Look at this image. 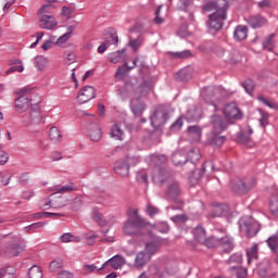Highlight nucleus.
Instances as JSON below:
<instances>
[{
	"instance_id": "nucleus-1",
	"label": "nucleus",
	"mask_w": 278,
	"mask_h": 278,
	"mask_svg": "<svg viewBox=\"0 0 278 278\" xmlns=\"http://www.w3.org/2000/svg\"><path fill=\"white\" fill-rule=\"evenodd\" d=\"M151 231V224L138 214V208L130 211L128 219L124 223L123 233L125 236H134L128 240V244H142L147 240V236Z\"/></svg>"
},
{
	"instance_id": "nucleus-2",
	"label": "nucleus",
	"mask_w": 278,
	"mask_h": 278,
	"mask_svg": "<svg viewBox=\"0 0 278 278\" xmlns=\"http://www.w3.org/2000/svg\"><path fill=\"white\" fill-rule=\"evenodd\" d=\"M227 10H229V0H216L207 2L202 7V12H214L208 16L207 27L218 31L223 29V21H227Z\"/></svg>"
},
{
	"instance_id": "nucleus-3",
	"label": "nucleus",
	"mask_w": 278,
	"mask_h": 278,
	"mask_svg": "<svg viewBox=\"0 0 278 278\" xmlns=\"http://www.w3.org/2000/svg\"><path fill=\"white\" fill-rule=\"evenodd\" d=\"M228 125L227 118L218 114H213L208 123L211 130L206 134V142L211 144V147H222L227 138L220 136V134L227 129Z\"/></svg>"
},
{
	"instance_id": "nucleus-4",
	"label": "nucleus",
	"mask_w": 278,
	"mask_h": 278,
	"mask_svg": "<svg viewBox=\"0 0 278 278\" xmlns=\"http://www.w3.org/2000/svg\"><path fill=\"white\" fill-rule=\"evenodd\" d=\"M152 179L154 184H157L159 186H162V184H168L167 194L169 199L175 201V199L181 194V190H179V182L170 176L168 170L155 167L153 169Z\"/></svg>"
},
{
	"instance_id": "nucleus-5",
	"label": "nucleus",
	"mask_w": 278,
	"mask_h": 278,
	"mask_svg": "<svg viewBox=\"0 0 278 278\" xmlns=\"http://www.w3.org/2000/svg\"><path fill=\"white\" fill-rule=\"evenodd\" d=\"M146 236L147 237L142 241V243H135L132 247H143L144 244V249L141 251H143L147 255L153 258V255H155L157 251H160V249L162 248V239L153 236V233H151V230Z\"/></svg>"
},
{
	"instance_id": "nucleus-6",
	"label": "nucleus",
	"mask_w": 278,
	"mask_h": 278,
	"mask_svg": "<svg viewBox=\"0 0 278 278\" xmlns=\"http://www.w3.org/2000/svg\"><path fill=\"white\" fill-rule=\"evenodd\" d=\"M18 98L15 100V108L17 112H26L31 104V89L24 87L16 90Z\"/></svg>"
},
{
	"instance_id": "nucleus-7",
	"label": "nucleus",
	"mask_w": 278,
	"mask_h": 278,
	"mask_svg": "<svg viewBox=\"0 0 278 278\" xmlns=\"http://www.w3.org/2000/svg\"><path fill=\"white\" fill-rule=\"evenodd\" d=\"M12 241L8 244L5 249L2 250V253L7 255V257H16L21 253V251H25V240L21 237L14 235L11 236Z\"/></svg>"
},
{
	"instance_id": "nucleus-8",
	"label": "nucleus",
	"mask_w": 278,
	"mask_h": 278,
	"mask_svg": "<svg viewBox=\"0 0 278 278\" xmlns=\"http://www.w3.org/2000/svg\"><path fill=\"white\" fill-rule=\"evenodd\" d=\"M255 178H236L230 182V188L233 190V192H237V194H247L249 190H253V188H255Z\"/></svg>"
},
{
	"instance_id": "nucleus-9",
	"label": "nucleus",
	"mask_w": 278,
	"mask_h": 278,
	"mask_svg": "<svg viewBox=\"0 0 278 278\" xmlns=\"http://www.w3.org/2000/svg\"><path fill=\"white\" fill-rule=\"evenodd\" d=\"M239 227L241 231H244L249 238L257 235L260 231V223L255 220L252 216L242 217L239 220Z\"/></svg>"
},
{
	"instance_id": "nucleus-10",
	"label": "nucleus",
	"mask_w": 278,
	"mask_h": 278,
	"mask_svg": "<svg viewBox=\"0 0 278 278\" xmlns=\"http://www.w3.org/2000/svg\"><path fill=\"white\" fill-rule=\"evenodd\" d=\"M22 123L25 127H29V125H40V123H45L42 114L40 113V105H31L30 113L22 118Z\"/></svg>"
},
{
	"instance_id": "nucleus-11",
	"label": "nucleus",
	"mask_w": 278,
	"mask_h": 278,
	"mask_svg": "<svg viewBox=\"0 0 278 278\" xmlns=\"http://www.w3.org/2000/svg\"><path fill=\"white\" fill-rule=\"evenodd\" d=\"M167 118H168V113L166 112V110L162 108H156L153 111L152 115L150 116L151 126L154 129H160V127H163V125L166 124Z\"/></svg>"
},
{
	"instance_id": "nucleus-12",
	"label": "nucleus",
	"mask_w": 278,
	"mask_h": 278,
	"mask_svg": "<svg viewBox=\"0 0 278 278\" xmlns=\"http://www.w3.org/2000/svg\"><path fill=\"white\" fill-rule=\"evenodd\" d=\"M97 97V91L92 86H86L79 90L77 96V101L81 105L84 103H88V101H92Z\"/></svg>"
},
{
	"instance_id": "nucleus-13",
	"label": "nucleus",
	"mask_w": 278,
	"mask_h": 278,
	"mask_svg": "<svg viewBox=\"0 0 278 278\" xmlns=\"http://www.w3.org/2000/svg\"><path fill=\"white\" fill-rule=\"evenodd\" d=\"M38 27H40V29H48L51 31L58 27V21H55L53 15L38 16Z\"/></svg>"
},
{
	"instance_id": "nucleus-14",
	"label": "nucleus",
	"mask_w": 278,
	"mask_h": 278,
	"mask_svg": "<svg viewBox=\"0 0 278 278\" xmlns=\"http://www.w3.org/2000/svg\"><path fill=\"white\" fill-rule=\"evenodd\" d=\"M151 260H153V258L151 256H149V254H147V252H143L141 250L135 256L134 267L137 270H142V268H144V266H148L151 263Z\"/></svg>"
},
{
	"instance_id": "nucleus-15",
	"label": "nucleus",
	"mask_w": 278,
	"mask_h": 278,
	"mask_svg": "<svg viewBox=\"0 0 278 278\" xmlns=\"http://www.w3.org/2000/svg\"><path fill=\"white\" fill-rule=\"evenodd\" d=\"M219 92H220V89L216 87H207L202 92L204 97V101H206L207 103H211V105H214L215 110H216V101L218 99Z\"/></svg>"
},
{
	"instance_id": "nucleus-16",
	"label": "nucleus",
	"mask_w": 278,
	"mask_h": 278,
	"mask_svg": "<svg viewBox=\"0 0 278 278\" xmlns=\"http://www.w3.org/2000/svg\"><path fill=\"white\" fill-rule=\"evenodd\" d=\"M130 110L135 116H142L144 110H147V104H144L143 101L138 96H136L130 101Z\"/></svg>"
},
{
	"instance_id": "nucleus-17",
	"label": "nucleus",
	"mask_w": 278,
	"mask_h": 278,
	"mask_svg": "<svg viewBox=\"0 0 278 278\" xmlns=\"http://www.w3.org/2000/svg\"><path fill=\"white\" fill-rule=\"evenodd\" d=\"M251 136H253V128H251V126H248L239 132L238 142L251 147L253 144V139L251 138Z\"/></svg>"
},
{
	"instance_id": "nucleus-18",
	"label": "nucleus",
	"mask_w": 278,
	"mask_h": 278,
	"mask_svg": "<svg viewBox=\"0 0 278 278\" xmlns=\"http://www.w3.org/2000/svg\"><path fill=\"white\" fill-rule=\"evenodd\" d=\"M109 264L110 266H112V268H114L115 270H118V268H123V266L127 264V261L125 260V256L116 254L113 257H111L109 261H106L101 266V268H105Z\"/></svg>"
},
{
	"instance_id": "nucleus-19",
	"label": "nucleus",
	"mask_w": 278,
	"mask_h": 278,
	"mask_svg": "<svg viewBox=\"0 0 278 278\" xmlns=\"http://www.w3.org/2000/svg\"><path fill=\"white\" fill-rule=\"evenodd\" d=\"M88 136L92 142H99L101 140V137L103 136V132L101 131V126L97 123H91L88 126Z\"/></svg>"
},
{
	"instance_id": "nucleus-20",
	"label": "nucleus",
	"mask_w": 278,
	"mask_h": 278,
	"mask_svg": "<svg viewBox=\"0 0 278 278\" xmlns=\"http://www.w3.org/2000/svg\"><path fill=\"white\" fill-rule=\"evenodd\" d=\"M224 114L227 118H240V110L238 109V104L236 102H231L227 104L224 109Z\"/></svg>"
},
{
	"instance_id": "nucleus-21",
	"label": "nucleus",
	"mask_w": 278,
	"mask_h": 278,
	"mask_svg": "<svg viewBox=\"0 0 278 278\" xmlns=\"http://www.w3.org/2000/svg\"><path fill=\"white\" fill-rule=\"evenodd\" d=\"M49 4H43L37 12L38 16H53L55 5L51 3L58 2V0H46Z\"/></svg>"
},
{
	"instance_id": "nucleus-22",
	"label": "nucleus",
	"mask_w": 278,
	"mask_h": 278,
	"mask_svg": "<svg viewBox=\"0 0 278 278\" xmlns=\"http://www.w3.org/2000/svg\"><path fill=\"white\" fill-rule=\"evenodd\" d=\"M172 162L174 166H184L188 162L186 152L184 150H177L172 154Z\"/></svg>"
},
{
	"instance_id": "nucleus-23",
	"label": "nucleus",
	"mask_w": 278,
	"mask_h": 278,
	"mask_svg": "<svg viewBox=\"0 0 278 278\" xmlns=\"http://www.w3.org/2000/svg\"><path fill=\"white\" fill-rule=\"evenodd\" d=\"M218 247H222L224 253H231L233 251V238L230 236H225L219 238V244Z\"/></svg>"
},
{
	"instance_id": "nucleus-24",
	"label": "nucleus",
	"mask_w": 278,
	"mask_h": 278,
	"mask_svg": "<svg viewBox=\"0 0 278 278\" xmlns=\"http://www.w3.org/2000/svg\"><path fill=\"white\" fill-rule=\"evenodd\" d=\"M129 166L127 161H119L115 164L114 170L121 177H129Z\"/></svg>"
},
{
	"instance_id": "nucleus-25",
	"label": "nucleus",
	"mask_w": 278,
	"mask_h": 278,
	"mask_svg": "<svg viewBox=\"0 0 278 278\" xmlns=\"http://www.w3.org/2000/svg\"><path fill=\"white\" fill-rule=\"evenodd\" d=\"M247 36H249V28L247 26L239 25L236 27L233 31V38L237 42H242V40H247Z\"/></svg>"
},
{
	"instance_id": "nucleus-26",
	"label": "nucleus",
	"mask_w": 278,
	"mask_h": 278,
	"mask_svg": "<svg viewBox=\"0 0 278 278\" xmlns=\"http://www.w3.org/2000/svg\"><path fill=\"white\" fill-rule=\"evenodd\" d=\"M222 58L225 60V62H232L233 64H237V62L242 60V55L236 50L231 52L224 51Z\"/></svg>"
},
{
	"instance_id": "nucleus-27",
	"label": "nucleus",
	"mask_w": 278,
	"mask_h": 278,
	"mask_svg": "<svg viewBox=\"0 0 278 278\" xmlns=\"http://www.w3.org/2000/svg\"><path fill=\"white\" fill-rule=\"evenodd\" d=\"M153 90V84L144 80L136 90V97H147Z\"/></svg>"
},
{
	"instance_id": "nucleus-28",
	"label": "nucleus",
	"mask_w": 278,
	"mask_h": 278,
	"mask_svg": "<svg viewBox=\"0 0 278 278\" xmlns=\"http://www.w3.org/2000/svg\"><path fill=\"white\" fill-rule=\"evenodd\" d=\"M248 23L253 29H257L266 25V18H264L262 15H252L249 17Z\"/></svg>"
},
{
	"instance_id": "nucleus-29",
	"label": "nucleus",
	"mask_w": 278,
	"mask_h": 278,
	"mask_svg": "<svg viewBox=\"0 0 278 278\" xmlns=\"http://www.w3.org/2000/svg\"><path fill=\"white\" fill-rule=\"evenodd\" d=\"M10 68L7 70L5 75H12V73H23L25 67L23 66V61L21 60H13L10 61Z\"/></svg>"
},
{
	"instance_id": "nucleus-30",
	"label": "nucleus",
	"mask_w": 278,
	"mask_h": 278,
	"mask_svg": "<svg viewBox=\"0 0 278 278\" xmlns=\"http://www.w3.org/2000/svg\"><path fill=\"white\" fill-rule=\"evenodd\" d=\"M52 190L54 192H58L59 194H68L70 192L77 191V187H76L75 184L70 182V184L64 185V186H55Z\"/></svg>"
},
{
	"instance_id": "nucleus-31",
	"label": "nucleus",
	"mask_w": 278,
	"mask_h": 278,
	"mask_svg": "<svg viewBox=\"0 0 278 278\" xmlns=\"http://www.w3.org/2000/svg\"><path fill=\"white\" fill-rule=\"evenodd\" d=\"M138 63V59L134 60V66H127V63L124 65L119 66L115 73V79H123L131 68H135L136 64Z\"/></svg>"
},
{
	"instance_id": "nucleus-32",
	"label": "nucleus",
	"mask_w": 278,
	"mask_h": 278,
	"mask_svg": "<svg viewBox=\"0 0 278 278\" xmlns=\"http://www.w3.org/2000/svg\"><path fill=\"white\" fill-rule=\"evenodd\" d=\"M48 136L52 142H61L62 140V131H60V128L55 126L50 128Z\"/></svg>"
},
{
	"instance_id": "nucleus-33",
	"label": "nucleus",
	"mask_w": 278,
	"mask_h": 278,
	"mask_svg": "<svg viewBox=\"0 0 278 278\" xmlns=\"http://www.w3.org/2000/svg\"><path fill=\"white\" fill-rule=\"evenodd\" d=\"M66 203H63L62 202V199H59V200H54V201H48L46 202L42 207L43 210H60L62 207H65Z\"/></svg>"
},
{
	"instance_id": "nucleus-34",
	"label": "nucleus",
	"mask_w": 278,
	"mask_h": 278,
	"mask_svg": "<svg viewBox=\"0 0 278 278\" xmlns=\"http://www.w3.org/2000/svg\"><path fill=\"white\" fill-rule=\"evenodd\" d=\"M188 134L190 138H193V140H201V136H203V130L199 126H189L188 127Z\"/></svg>"
},
{
	"instance_id": "nucleus-35",
	"label": "nucleus",
	"mask_w": 278,
	"mask_h": 278,
	"mask_svg": "<svg viewBox=\"0 0 278 278\" xmlns=\"http://www.w3.org/2000/svg\"><path fill=\"white\" fill-rule=\"evenodd\" d=\"M193 236L195 240L200 242V244H203L205 240H207V237H205V229L201 226H198L197 228H194Z\"/></svg>"
},
{
	"instance_id": "nucleus-36",
	"label": "nucleus",
	"mask_w": 278,
	"mask_h": 278,
	"mask_svg": "<svg viewBox=\"0 0 278 278\" xmlns=\"http://www.w3.org/2000/svg\"><path fill=\"white\" fill-rule=\"evenodd\" d=\"M125 49L122 51H116L113 52L109 55V60L110 62H112V64H118V62H123V60H125Z\"/></svg>"
},
{
	"instance_id": "nucleus-37",
	"label": "nucleus",
	"mask_w": 278,
	"mask_h": 278,
	"mask_svg": "<svg viewBox=\"0 0 278 278\" xmlns=\"http://www.w3.org/2000/svg\"><path fill=\"white\" fill-rule=\"evenodd\" d=\"M105 45H118V35L106 31L103 34Z\"/></svg>"
},
{
	"instance_id": "nucleus-38",
	"label": "nucleus",
	"mask_w": 278,
	"mask_h": 278,
	"mask_svg": "<svg viewBox=\"0 0 278 278\" xmlns=\"http://www.w3.org/2000/svg\"><path fill=\"white\" fill-rule=\"evenodd\" d=\"M188 160H190L192 164H194V162H199L201 160V150H199V148L191 149L187 154V161Z\"/></svg>"
},
{
	"instance_id": "nucleus-39",
	"label": "nucleus",
	"mask_w": 278,
	"mask_h": 278,
	"mask_svg": "<svg viewBox=\"0 0 278 278\" xmlns=\"http://www.w3.org/2000/svg\"><path fill=\"white\" fill-rule=\"evenodd\" d=\"M123 136H125V132L123 131V128H121V125L115 124L111 128V137L115 138V140H123Z\"/></svg>"
},
{
	"instance_id": "nucleus-40",
	"label": "nucleus",
	"mask_w": 278,
	"mask_h": 278,
	"mask_svg": "<svg viewBox=\"0 0 278 278\" xmlns=\"http://www.w3.org/2000/svg\"><path fill=\"white\" fill-rule=\"evenodd\" d=\"M274 38L275 34H271L265 38L263 42V49H265V51H273L275 49V40H273Z\"/></svg>"
},
{
	"instance_id": "nucleus-41",
	"label": "nucleus",
	"mask_w": 278,
	"mask_h": 278,
	"mask_svg": "<svg viewBox=\"0 0 278 278\" xmlns=\"http://www.w3.org/2000/svg\"><path fill=\"white\" fill-rule=\"evenodd\" d=\"M61 242H81L80 237H75L71 232H65L60 237Z\"/></svg>"
},
{
	"instance_id": "nucleus-42",
	"label": "nucleus",
	"mask_w": 278,
	"mask_h": 278,
	"mask_svg": "<svg viewBox=\"0 0 278 278\" xmlns=\"http://www.w3.org/2000/svg\"><path fill=\"white\" fill-rule=\"evenodd\" d=\"M227 205L225 204H219L217 206L214 207V213L211 214V216L213 218H216L218 216H225V214H227Z\"/></svg>"
},
{
	"instance_id": "nucleus-43",
	"label": "nucleus",
	"mask_w": 278,
	"mask_h": 278,
	"mask_svg": "<svg viewBox=\"0 0 278 278\" xmlns=\"http://www.w3.org/2000/svg\"><path fill=\"white\" fill-rule=\"evenodd\" d=\"M258 249H260V247L257 245V243H255L252 248H250L247 251L248 264H251V262H253V260H255L257 257Z\"/></svg>"
},
{
	"instance_id": "nucleus-44",
	"label": "nucleus",
	"mask_w": 278,
	"mask_h": 278,
	"mask_svg": "<svg viewBox=\"0 0 278 278\" xmlns=\"http://www.w3.org/2000/svg\"><path fill=\"white\" fill-rule=\"evenodd\" d=\"M204 247H207L208 249H214V247H218V244H220V238L218 237H210L206 238L204 243Z\"/></svg>"
},
{
	"instance_id": "nucleus-45",
	"label": "nucleus",
	"mask_w": 278,
	"mask_h": 278,
	"mask_svg": "<svg viewBox=\"0 0 278 278\" xmlns=\"http://www.w3.org/2000/svg\"><path fill=\"white\" fill-rule=\"evenodd\" d=\"M91 218L101 226L105 225V220H103V214H101L98 208L92 210Z\"/></svg>"
},
{
	"instance_id": "nucleus-46",
	"label": "nucleus",
	"mask_w": 278,
	"mask_h": 278,
	"mask_svg": "<svg viewBox=\"0 0 278 278\" xmlns=\"http://www.w3.org/2000/svg\"><path fill=\"white\" fill-rule=\"evenodd\" d=\"M28 277L29 278H42V269L39 266L34 265L33 267L29 268Z\"/></svg>"
},
{
	"instance_id": "nucleus-47",
	"label": "nucleus",
	"mask_w": 278,
	"mask_h": 278,
	"mask_svg": "<svg viewBox=\"0 0 278 278\" xmlns=\"http://www.w3.org/2000/svg\"><path fill=\"white\" fill-rule=\"evenodd\" d=\"M48 60L45 56H37L35 66L38 68V71H43V68H47Z\"/></svg>"
},
{
	"instance_id": "nucleus-48",
	"label": "nucleus",
	"mask_w": 278,
	"mask_h": 278,
	"mask_svg": "<svg viewBox=\"0 0 278 278\" xmlns=\"http://www.w3.org/2000/svg\"><path fill=\"white\" fill-rule=\"evenodd\" d=\"M187 118L189 121H199V118H201V112H199L197 108H192L187 112Z\"/></svg>"
},
{
	"instance_id": "nucleus-49",
	"label": "nucleus",
	"mask_w": 278,
	"mask_h": 278,
	"mask_svg": "<svg viewBox=\"0 0 278 278\" xmlns=\"http://www.w3.org/2000/svg\"><path fill=\"white\" fill-rule=\"evenodd\" d=\"M64 216V214L61 213H51V212H43L37 214V218H60Z\"/></svg>"
},
{
	"instance_id": "nucleus-50",
	"label": "nucleus",
	"mask_w": 278,
	"mask_h": 278,
	"mask_svg": "<svg viewBox=\"0 0 278 278\" xmlns=\"http://www.w3.org/2000/svg\"><path fill=\"white\" fill-rule=\"evenodd\" d=\"M230 270H236L237 278H247L249 277V273L247 268L243 267H231Z\"/></svg>"
},
{
	"instance_id": "nucleus-51",
	"label": "nucleus",
	"mask_w": 278,
	"mask_h": 278,
	"mask_svg": "<svg viewBox=\"0 0 278 278\" xmlns=\"http://www.w3.org/2000/svg\"><path fill=\"white\" fill-rule=\"evenodd\" d=\"M146 212L151 216V218H153V216L160 214V208L151 203H148L146 206Z\"/></svg>"
},
{
	"instance_id": "nucleus-52",
	"label": "nucleus",
	"mask_w": 278,
	"mask_h": 278,
	"mask_svg": "<svg viewBox=\"0 0 278 278\" xmlns=\"http://www.w3.org/2000/svg\"><path fill=\"white\" fill-rule=\"evenodd\" d=\"M258 101H261V103H264V105H266L267 108H270V110H277L278 108L277 103L268 100L264 96H260Z\"/></svg>"
},
{
	"instance_id": "nucleus-53",
	"label": "nucleus",
	"mask_w": 278,
	"mask_h": 278,
	"mask_svg": "<svg viewBox=\"0 0 278 278\" xmlns=\"http://www.w3.org/2000/svg\"><path fill=\"white\" fill-rule=\"evenodd\" d=\"M151 160H152V164L160 165V164H166L168 159L166 157V155L162 154V155H152Z\"/></svg>"
},
{
	"instance_id": "nucleus-54",
	"label": "nucleus",
	"mask_w": 278,
	"mask_h": 278,
	"mask_svg": "<svg viewBox=\"0 0 278 278\" xmlns=\"http://www.w3.org/2000/svg\"><path fill=\"white\" fill-rule=\"evenodd\" d=\"M71 34H73V26H70L68 33H65L63 36L58 38L56 45H64L65 42H68V39L71 38Z\"/></svg>"
},
{
	"instance_id": "nucleus-55",
	"label": "nucleus",
	"mask_w": 278,
	"mask_h": 278,
	"mask_svg": "<svg viewBox=\"0 0 278 278\" xmlns=\"http://www.w3.org/2000/svg\"><path fill=\"white\" fill-rule=\"evenodd\" d=\"M128 45L129 47H131V49H134V51H138V49H140V46L142 45V37L131 39Z\"/></svg>"
},
{
	"instance_id": "nucleus-56",
	"label": "nucleus",
	"mask_w": 278,
	"mask_h": 278,
	"mask_svg": "<svg viewBox=\"0 0 278 278\" xmlns=\"http://www.w3.org/2000/svg\"><path fill=\"white\" fill-rule=\"evenodd\" d=\"M261 117L258 118L261 127H266L268 125V113L258 110Z\"/></svg>"
},
{
	"instance_id": "nucleus-57",
	"label": "nucleus",
	"mask_w": 278,
	"mask_h": 278,
	"mask_svg": "<svg viewBox=\"0 0 278 278\" xmlns=\"http://www.w3.org/2000/svg\"><path fill=\"white\" fill-rule=\"evenodd\" d=\"M243 88L248 94H251L253 90H255V83H253V80H245L243 83Z\"/></svg>"
},
{
	"instance_id": "nucleus-58",
	"label": "nucleus",
	"mask_w": 278,
	"mask_h": 278,
	"mask_svg": "<svg viewBox=\"0 0 278 278\" xmlns=\"http://www.w3.org/2000/svg\"><path fill=\"white\" fill-rule=\"evenodd\" d=\"M11 179L12 175L0 173V184H2V186H10Z\"/></svg>"
},
{
	"instance_id": "nucleus-59",
	"label": "nucleus",
	"mask_w": 278,
	"mask_h": 278,
	"mask_svg": "<svg viewBox=\"0 0 278 278\" xmlns=\"http://www.w3.org/2000/svg\"><path fill=\"white\" fill-rule=\"evenodd\" d=\"M18 184H22V186H27L29 184V174L23 173L17 177Z\"/></svg>"
},
{
	"instance_id": "nucleus-60",
	"label": "nucleus",
	"mask_w": 278,
	"mask_h": 278,
	"mask_svg": "<svg viewBox=\"0 0 278 278\" xmlns=\"http://www.w3.org/2000/svg\"><path fill=\"white\" fill-rule=\"evenodd\" d=\"M269 207L274 214H276V212H278V197H274L270 199Z\"/></svg>"
},
{
	"instance_id": "nucleus-61",
	"label": "nucleus",
	"mask_w": 278,
	"mask_h": 278,
	"mask_svg": "<svg viewBox=\"0 0 278 278\" xmlns=\"http://www.w3.org/2000/svg\"><path fill=\"white\" fill-rule=\"evenodd\" d=\"M191 53L189 50H185L182 52H175L173 53V58H177L179 60H184L186 58H190Z\"/></svg>"
},
{
	"instance_id": "nucleus-62",
	"label": "nucleus",
	"mask_w": 278,
	"mask_h": 278,
	"mask_svg": "<svg viewBox=\"0 0 278 278\" xmlns=\"http://www.w3.org/2000/svg\"><path fill=\"white\" fill-rule=\"evenodd\" d=\"M170 220H173V223H186V220H188V217L184 214H180L172 216Z\"/></svg>"
},
{
	"instance_id": "nucleus-63",
	"label": "nucleus",
	"mask_w": 278,
	"mask_h": 278,
	"mask_svg": "<svg viewBox=\"0 0 278 278\" xmlns=\"http://www.w3.org/2000/svg\"><path fill=\"white\" fill-rule=\"evenodd\" d=\"M98 238L97 233L94 232H87L85 233V240L88 241V244H94V239Z\"/></svg>"
},
{
	"instance_id": "nucleus-64",
	"label": "nucleus",
	"mask_w": 278,
	"mask_h": 278,
	"mask_svg": "<svg viewBox=\"0 0 278 278\" xmlns=\"http://www.w3.org/2000/svg\"><path fill=\"white\" fill-rule=\"evenodd\" d=\"M137 181H139V184H147V172L146 170H141L137 173Z\"/></svg>"
}]
</instances>
